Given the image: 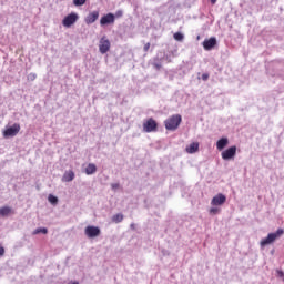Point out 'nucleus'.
I'll list each match as a JSON object with an SVG mask.
<instances>
[{
    "label": "nucleus",
    "instance_id": "1",
    "mask_svg": "<svg viewBox=\"0 0 284 284\" xmlns=\"http://www.w3.org/2000/svg\"><path fill=\"white\" fill-rule=\"evenodd\" d=\"M182 121L183 118L181 116V114L171 115L164 121L165 129L174 132L175 130H179V125H181Z\"/></svg>",
    "mask_w": 284,
    "mask_h": 284
},
{
    "label": "nucleus",
    "instance_id": "2",
    "mask_svg": "<svg viewBox=\"0 0 284 284\" xmlns=\"http://www.w3.org/2000/svg\"><path fill=\"white\" fill-rule=\"evenodd\" d=\"M284 231L283 229H278L275 233H270L266 239H263L260 243L261 247H265V245H270L276 241V239H280V236H283Z\"/></svg>",
    "mask_w": 284,
    "mask_h": 284
},
{
    "label": "nucleus",
    "instance_id": "3",
    "mask_svg": "<svg viewBox=\"0 0 284 284\" xmlns=\"http://www.w3.org/2000/svg\"><path fill=\"white\" fill-rule=\"evenodd\" d=\"M21 132V125L19 123H14L12 126L7 128L2 135L4 139H10L12 136H17Z\"/></svg>",
    "mask_w": 284,
    "mask_h": 284
},
{
    "label": "nucleus",
    "instance_id": "4",
    "mask_svg": "<svg viewBox=\"0 0 284 284\" xmlns=\"http://www.w3.org/2000/svg\"><path fill=\"white\" fill-rule=\"evenodd\" d=\"M143 132L150 133V132H156L159 129V123H156V120L154 118H150L146 121L143 122Z\"/></svg>",
    "mask_w": 284,
    "mask_h": 284
},
{
    "label": "nucleus",
    "instance_id": "5",
    "mask_svg": "<svg viewBox=\"0 0 284 284\" xmlns=\"http://www.w3.org/2000/svg\"><path fill=\"white\" fill-rule=\"evenodd\" d=\"M110 48H111L110 40L108 39V37L103 36L100 39V43H99L100 53L108 54V52H110Z\"/></svg>",
    "mask_w": 284,
    "mask_h": 284
},
{
    "label": "nucleus",
    "instance_id": "6",
    "mask_svg": "<svg viewBox=\"0 0 284 284\" xmlns=\"http://www.w3.org/2000/svg\"><path fill=\"white\" fill-rule=\"evenodd\" d=\"M75 21H79V14L72 12L64 17L62 20V26H64V28H71V26H74Z\"/></svg>",
    "mask_w": 284,
    "mask_h": 284
},
{
    "label": "nucleus",
    "instance_id": "7",
    "mask_svg": "<svg viewBox=\"0 0 284 284\" xmlns=\"http://www.w3.org/2000/svg\"><path fill=\"white\" fill-rule=\"evenodd\" d=\"M225 201H227V197L223 194L220 193L211 200V205L213 207H221V205H225Z\"/></svg>",
    "mask_w": 284,
    "mask_h": 284
},
{
    "label": "nucleus",
    "instance_id": "8",
    "mask_svg": "<svg viewBox=\"0 0 284 284\" xmlns=\"http://www.w3.org/2000/svg\"><path fill=\"white\" fill-rule=\"evenodd\" d=\"M84 234L88 239H95V236L101 235V229H99V226H87Z\"/></svg>",
    "mask_w": 284,
    "mask_h": 284
},
{
    "label": "nucleus",
    "instance_id": "9",
    "mask_svg": "<svg viewBox=\"0 0 284 284\" xmlns=\"http://www.w3.org/2000/svg\"><path fill=\"white\" fill-rule=\"evenodd\" d=\"M236 156V146H231L222 152V159L224 161H230L231 159H234Z\"/></svg>",
    "mask_w": 284,
    "mask_h": 284
},
{
    "label": "nucleus",
    "instance_id": "10",
    "mask_svg": "<svg viewBox=\"0 0 284 284\" xmlns=\"http://www.w3.org/2000/svg\"><path fill=\"white\" fill-rule=\"evenodd\" d=\"M110 23H114V14L113 13H108L100 19L101 26H108Z\"/></svg>",
    "mask_w": 284,
    "mask_h": 284
},
{
    "label": "nucleus",
    "instance_id": "11",
    "mask_svg": "<svg viewBox=\"0 0 284 284\" xmlns=\"http://www.w3.org/2000/svg\"><path fill=\"white\" fill-rule=\"evenodd\" d=\"M215 47H216V38H210L204 40L203 42L204 50H212Z\"/></svg>",
    "mask_w": 284,
    "mask_h": 284
},
{
    "label": "nucleus",
    "instance_id": "12",
    "mask_svg": "<svg viewBox=\"0 0 284 284\" xmlns=\"http://www.w3.org/2000/svg\"><path fill=\"white\" fill-rule=\"evenodd\" d=\"M97 19H99V11H93L87 16L85 23L88 26H90V24L94 23V21H97Z\"/></svg>",
    "mask_w": 284,
    "mask_h": 284
},
{
    "label": "nucleus",
    "instance_id": "13",
    "mask_svg": "<svg viewBox=\"0 0 284 284\" xmlns=\"http://www.w3.org/2000/svg\"><path fill=\"white\" fill-rule=\"evenodd\" d=\"M197 151H199V142H193L185 148V152L187 154H196Z\"/></svg>",
    "mask_w": 284,
    "mask_h": 284
},
{
    "label": "nucleus",
    "instance_id": "14",
    "mask_svg": "<svg viewBox=\"0 0 284 284\" xmlns=\"http://www.w3.org/2000/svg\"><path fill=\"white\" fill-rule=\"evenodd\" d=\"M229 143L230 140H227V138H222L216 142V148L221 152L222 150H225V148H227Z\"/></svg>",
    "mask_w": 284,
    "mask_h": 284
},
{
    "label": "nucleus",
    "instance_id": "15",
    "mask_svg": "<svg viewBox=\"0 0 284 284\" xmlns=\"http://www.w3.org/2000/svg\"><path fill=\"white\" fill-rule=\"evenodd\" d=\"M10 214H14V211L10 206H3L0 209V216H10Z\"/></svg>",
    "mask_w": 284,
    "mask_h": 284
},
{
    "label": "nucleus",
    "instance_id": "16",
    "mask_svg": "<svg viewBox=\"0 0 284 284\" xmlns=\"http://www.w3.org/2000/svg\"><path fill=\"white\" fill-rule=\"evenodd\" d=\"M97 172V165L95 164H88L85 168V174H94Z\"/></svg>",
    "mask_w": 284,
    "mask_h": 284
},
{
    "label": "nucleus",
    "instance_id": "17",
    "mask_svg": "<svg viewBox=\"0 0 284 284\" xmlns=\"http://www.w3.org/2000/svg\"><path fill=\"white\" fill-rule=\"evenodd\" d=\"M112 221L113 223H121L123 221V214L119 213L113 215Z\"/></svg>",
    "mask_w": 284,
    "mask_h": 284
},
{
    "label": "nucleus",
    "instance_id": "18",
    "mask_svg": "<svg viewBox=\"0 0 284 284\" xmlns=\"http://www.w3.org/2000/svg\"><path fill=\"white\" fill-rule=\"evenodd\" d=\"M48 201L51 205H57V203H59V199L52 194L49 195Z\"/></svg>",
    "mask_w": 284,
    "mask_h": 284
},
{
    "label": "nucleus",
    "instance_id": "19",
    "mask_svg": "<svg viewBox=\"0 0 284 284\" xmlns=\"http://www.w3.org/2000/svg\"><path fill=\"white\" fill-rule=\"evenodd\" d=\"M37 234H48V229H45V227L36 229L33 231V235H37Z\"/></svg>",
    "mask_w": 284,
    "mask_h": 284
},
{
    "label": "nucleus",
    "instance_id": "20",
    "mask_svg": "<svg viewBox=\"0 0 284 284\" xmlns=\"http://www.w3.org/2000/svg\"><path fill=\"white\" fill-rule=\"evenodd\" d=\"M209 213H210L212 216H214V215H216V214H221V210H220L219 207H216V206H213V207L210 209Z\"/></svg>",
    "mask_w": 284,
    "mask_h": 284
},
{
    "label": "nucleus",
    "instance_id": "21",
    "mask_svg": "<svg viewBox=\"0 0 284 284\" xmlns=\"http://www.w3.org/2000/svg\"><path fill=\"white\" fill-rule=\"evenodd\" d=\"M173 39H175V41H183V39H184L183 33H181V32L174 33Z\"/></svg>",
    "mask_w": 284,
    "mask_h": 284
},
{
    "label": "nucleus",
    "instance_id": "22",
    "mask_svg": "<svg viewBox=\"0 0 284 284\" xmlns=\"http://www.w3.org/2000/svg\"><path fill=\"white\" fill-rule=\"evenodd\" d=\"M85 1L88 0H73L74 6H85Z\"/></svg>",
    "mask_w": 284,
    "mask_h": 284
},
{
    "label": "nucleus",
    "instance_id": "23",
    "mask_svg": "<svg viewBox=\"0 0 284 284\" xmlns=\"http://www.w3.org/2000/svg\"><path fill=\"white\" fill-rule=\"evenodd\" d=\"M150 42L145 43L143 47L144 52H149L150 51Z\"/></svg>",
    "mask_w": 284,
    "mask_h": 284
},
{
    "label": "nucleus",
    "instance_id": "24",
    "mask_svg": "<svg viewBox=\"0 0 284 284\" xmlns=\"http://www.w3.org/2000/svg\"><path fill=\"white\" fill-rule=\"evenodd\" d=\"M29 79L30 81H34V79H37V73H30Z\"/></svg>",
    "mask_w": 284,
    "mask_h": 284
},
{
    "label": "nucleus",
    "instance_id": "25",
    "mask_svg": "<svg viewBox=\"0 0 284 284\" xmlns=\"http://www.w3.org/2000/svg\"><path fill=\"white\" fill-rule=\"evenodd\" d=\"M202 79H203L204 81H207V79H210V74H209V73H203V74H202Z\"/></svg>",
    "mask_w": 284,
    "mask_h": 284
},
{
    "label": "nucleus",
    "instance_id": "26",
    "mask_svg": "<svg viewBox=\"0 0 284 284\" xmlns=\"http://www.w3.org/2000/svg\"><path fill=\"white\" fill-rule=\"evenodd\" d=\"M3 254H6V248H3V246H0V256H3Z\"/></svg>",
    "mask_w": 284,
    "mask_h": 284
},
{
    "label": "nucleus",
    "instance_id": "27",
    "mask_svg": "<svg viewBox=\"0 0 284 284\" xmlns=\"http://www.w3.org/2000/svg\"><path fill=\"white\" fill-rule=\"evenodd\" d=\"M69 179H74V172L73 171H69Z\"/></svg>",
    "mask_w": 284,
    "mask_h": 284
},
{
    "label": "nucleus",
    "instance_id": "28",
    "mask_svg": "<svg viewBox=\"0 0 284 284\" xmlns=\"http://www.w3.org/2000/svg\"><path fill=\"white\" fill-rule=\"evenodd\" d=\"M115 17H123V11H116Z\"/></svg>",
    "mask_w": 284,
    "mask_h": 284
},
{
    "label": "nucleus",
    "instance_id": "29",
    "mask_svg": "<svg viewBox=\"0 0 284 284\" xmlns=\"http://www.w3.org/2000/svg\"><path fill=\"white\" fill-rule=\"evenodd\" d=\"M113 190H119V184H112Z\"/></svg>",
    "mask_w": 284,
    "mask_h": 284
},
{
    "label": "nucleus",
    "instance_id": "30",
    "mask_svg": "<svg viewBox=\"0 0 284 284\" xmlns=\"http://www.w3.org/2000/svg\"><path fill=\"white\" fill-rule=\"evenodd\" d=\"M212 6H214V3H216V0H211Z\"/></svg>",
    "mask_w": 284,
    "mask_h": 284
},
{
    "label": "nucleus",
    "instance_id": "31",
    "mask_svg": "<svg viewBox=\"0 0 284 284\" xmlns=\"http://www.w3.org/2000/svg\"><path fill=\"white\" fill-rule=\"evenodd\" d=\"M156 68L159 69V68H161V65H156Z\"/></svg>",
    "mask_w": 284,
    "mask_h": 284
},
{
    "label": "nucleus",
    "instance_id": "32",
    "mask_svg": "<svg viewBox=\"0 0 284 284\" xmlns=\"http://www.w3.org/2000/svg\"><path fill=\"white\" fill-rule=\"evenodd\" d=\"M68 181H72V179H69Z\"/></svg>",
    "mask_w": 284,
    "mask_h": 284
}]
</instances>
